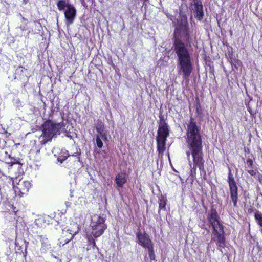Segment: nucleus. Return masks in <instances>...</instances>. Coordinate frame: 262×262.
<instances>
[{
  "label": "nucleus",
  "instance_id": "f257e3e1",
  "mask_svg": "<svg viewBox=\"0 0 262 262\" xmlns=\"http://www.w3.org/2000/svg\"><path fill=\"white\" fill-rule=\"evenodd\" d=\"M195 38L189 27L187 17L183 16L178 18L173 33L172 49L177 56L178 67L185 79L190 76L193 66L190 53L184 41L190 43Z\"/></svg>",
  "mask_w": 262,
  "mask_h": 262
},
{
  "label": "nucleus",
  "instance_id": "f03ea898",
  "mask_svg": "<svg viewBox=\"0 0 262 262\" xmlns=\"http://www.w3.org/2000/svg\"><path fill=\"white\" fill-rule=\"evenodd\" d=\"M186 142L191 152L193 165L191 168V176L196 175V168L199 167L200 170L204 169V162L202 155V140L199 127L192 117H190L187 126Z\"/></svg>",
  "mask_w": 262,
  "mask_h": 262
},
{
  "label": "nucleus",
  "instance_id": "7ed1b4c3",
  "mask_svg": "<svg viewBox=\"0 0 262 262\" xmlns=\"http://www.w3.org/2000/svg\"><path fill=\"white\" fill-rule=\"evenodd\" d=\"M62 123H54L51 120H47L42 125V133L39 137L40 144L45 145L52 141L53 138L60 134Z\"/></svg>",
  "mask_w": 262,
  "mask_h": 262
},
{
  "label": "nucleus",
  "instance_id": "20e7f679",
  "mask_svg": "<svg viewBox=\"0 0 262 262\" xmlns=\"http://www.w3.org/2000/svg\"><path fill=\"white\" fill-rule=\"evenodd\" d=\"M138 244L143 248L147 249L150 261L156 259L154 243L149 235L145 231L142 232L139 230L136 233Z\"/></svg>",
  "mask_w": 262,
  "mask_h": 262
},
{
  "label": "nucleus",
  "instance_id": "39448f33",
  "mask_svg": "<svg viewBox=\"0 0 262 262\" xmlns=\"http://www.w3.org/2000/svg\"><path fill=\"white\" fill-rule=\"evenodd\" d=\"M214 240L216 241V245L222 254H228V248L225 245L223 226L219 221L214 217Z\"/></svg>",
  "mask_w": 262,
  "mask_h": 262
},
{
  "label": "nucleus",
  "instance_id": "423d86ee",
  "mask_svg": "<svg viewBox=\"0 0 262 262\" xmlns=\"http://www.w3.org/2000/svg\"><path fill=\"white\" fill-rule=\"evenodd\" d=\"M105 219L100 215L95 214L91 218V226L92 229V235L94 238L100 236L107 228L105 224Z\"/></svg>",
  "mask_w": 262,
  "mask_h": 262
},
{
  "label": "nucleus",
  "instance_id": "0eeeda50",
  "mask_svg": "<svg viewBox=\"0 0 262 262\" xmlns=\"http://www.w3.org/2000/svg\"><path fill=\"white\" fill-rule=\"evenodd\" d=\"M189 8L198 20H201L203 18L204 12L201 0H189Z\"/></svg>",
  "mask_w": 262,
  "mask_h": 262
},
{
  "label": "nucleus",
  "instance_id": "6e6552de",
  "mask_svg": "<svg viewBox=\"0 0 262 262\" xmlns=\"http://www.w3.org/2000/svg\"><path fill=\"white\" fill-rule=\"evenodd\" d=\"M31 186L30 181L20 180L17 185L13 186V189L15 194L21 197L28 193Z\"/></svg>",
  "mask_w": 262,
  "mask_h": 262
},
{
  "label": "nucleus",
  "instance_id": "1a4fd4ad",
  "mask_svg": "<svg viewBox=\"0 0 262 262\" xmlns=\"http://www.w3.org/2000/svg\"><path fill=\"white\" fill-rule=\"evenodd\" d=\"M159 118L160 122L158 127L157 132L158 135L156 139L167 140L169 135L168 124L164 120L162 115L160 116Z\"/></svg>",
  "mask_w": 262,
  "mask_h": 262
},
{
  "label": "nucleus",
  "instance_id": "9d476101",
  "mask_svg": "<svg viewBox=\"0 0 262 262\" xmlns=\"http://www.w3.org/2000/svg\"><path fill=\"white\" fill-rule=\"evenodd\" d=\"M76 9L73 5L68 6L64 11L66 24L67 26L72 24L76 16Z\"/></svg>",
  "mask_w": 262,
  "mask_h": 262
},
{
  "label": "nucleus",
  "instance_id": "9b49d317",
  "mask_svg": "<svg viewBox=\"0 0 262 262\" xmlns=\"http://www.w3.org/2000/svg\"><path fill=\"white\" fill-rule=\"evenodd\" d=\"M77 232H72L70 229L63 230L62 234L59 239V245L64 246L71 241Z\"/></svg>",
  "mask_w": 262,
  "mask_h": 262
},
{
  "label": "nucleus",
  "instance_id": "f8f14e48",
  "mask_svg": "<svg viewBox=\"0 0 262 262\" xmlns=\"http://www.w3.org/2000/svg\"><path fill=\"white\" fill-rule=\"evenodd\" d=\"M167 140L156 139L157 148L159 158H162L164 152L166 150V143Z\"/></svg>",
  "mask_w": 262,
  "mask_h": 262
},
{
  "label": "nucleus",
  "instance_id": "ddd939ff",
  "mask_svg": "<svg viewBox=\"0 0 262 262\" xmlns=\"http://www.w3.org/2000/svg\"><path fill=\"white\" fill-rule=\"evenodd\" d=\"M230 191L232 201L233 202L234 206H237V187L236 185L230 186Z\"/></svg>",
  "mask_w": 262,
  "mask_h": 262
},
{
  "label": "nucleus",
  "instance_id": "4468645a",
  "mask_svg": "<svg viewBox=\"0 0 262 262\" xmlns=\"http://www.w3.org/2000/svg\"><path fill=\"white\" fill-rule=\"evenodd\" d=\"M115 182L117 185L119 187H122L123 185L127 182L125 173L118 174L115 178Z\"/></svg>",
  "mask_w": 262,
  "mask_h": 262
},
{
  "label": "nucleus",
  "instance_id": "2eb2a0df",
  "mask_svg": "<svg viewBox=\"0 0 262 262\" xmlns=\"http://www.w3.org/2000/svg\"><path fill=\"white\" fill-rule=\"evenodd\" d=\"M167 199L163 195L161 194L159 197L158 202L159 204L158 213L159 214L161 210H163L165 211L166 210V205L167 204Z\"/></svg>",
  "mask_w": 262,
  "mask_h": 262
},
{
  "label": "nucleus",
  "instance_id": "dca6fc26",
  "mask_svg": "<svg viewBox=\"0 0 262 262\" xmlns=\"http://www.w3.org/2000/svg\"><path fill=\"white\" fill-rule=\"evenodd\" d=\"M27 71V69H25L22 66H19L16 70V74L17 76L15 77V79L18 78L19 79H21L24 77L27 78V75L26 74H24Z\"/></svg>",
  "mask_w": 262,
  "mask_h": 262
},
{
  "label": "nucleus",
  "instance_id": "f3484780",
  "mask_svg": "<svg viewBox=\"0 0 262 262\" xmlns=\"http://www.w3.org/2000/svg\"><path fill=\"white\" fill-rule=\"evenodd\" d=\"M69 5L71 4L69 3L66 4L64 0H59L57 3V6L59 11L63 10L66 7L68 8V6Z\"/></svg>",
  "mask_w": 262,
  "mask_h": 262
},
{
  "label": "nucleus",
  "instance_id": "a211bd4d",
  "mask_svg": "<svg viewBox=\"0 0 262 262\" xmlns=\"http://www.w3.org/2000/svg\"><path fill=\"white\" fill-rule=\"evenodd\" d=\"M196 113L199 117H202L203 115V110L199 101V98H196Z\"/></svg>",
  "mask_w": 262,
  "mask_h": 262
},
{
  "label": "nucleus",
  "instance_id": "6ab92c4d",
  "mask_svg": "<svg viewBox=\"0 0 262 262\" xmlns=\"http://www.w3.org/2000/svg\"><path fill=\"white\" fill-rule=\"evenodd\" d=\"M104 129L103 124L100 125L99 127H96V130L99 133L100 136L102 137L103 140H106L107 138L105 133H103Z\"/></svg>",
  "mask_w": 262,
  "mask_h": 262
},
{
  "label": "nucleus",
  "instance_id": "aec40b11",
  "mask_svg": "<svg viewBox=\"0 0 262 262\" xmlns=\"http://www.w3.org/2000/svg\"><path fill=\"white\" fill-rule=\"evenodd\" d=\"M228 178V183H229V186L236 185V182L234 180V179L233 177V175L231 173L230 169H229Z\"/></svg>",
  "mask_w": 262,
  "mask_h": 262
},
{
  "label": "nucleus",
  "instance_id": "412c9836",
  "mask_svg": "<svg viewBox=\"0 0 262 262\" xmlns=\"http://www.w3.org/2000/svg\"><path fill=\"white\" fill-rule=\"evenodd\" d=\"M88 240L89 245H92L93 248L97 247L94 238L91 236H88Z\"/></svg>",
  "mask_w": 262,
  "mask_h": 262
},
{
  "label": "nucleus",
  "instance_id": "4be33fe9",
  "mask_svg": "<svg viewBox=\"0 0 262 262\" xmlns=\"http://www.w3.org/2000/svg\"><path fill=\"white\" fill-rule=\"evenodd\" d=\"M96 143L97 146L99 148H101L103 147V142L99 136H97L96 138Z\"/></svg>",
  "mask_w": 262,
  "mask_h": 262
},
{
  "label": "nucleus",
  "instance_id": "5701e85b",
  "mask_svg": "<svg viewBox=\"0 0 262 262\" xmlns=\"http://www.w3.org/2000/svg\"><path fill=\"white\" fill-rule=\"evenodd\" d=\"M66 155L63 156H59L57 160L58 162H60V163H62L64 161H65L68 157L69 156V155L68 152L65 153Z\"/></svg>",
  "mask_w": 262,
  "mask_h": 262
},
{
  "label": "nucleus",
  "instance_id": "b1692460",
  "mask_svg": "<svg viewBox=\"0 0 262 262\" xmlns=\"http://www.w3.org/2000/svg\"><path fill=\"white\" fill-rule=\"evenodd\" d=\"M209 222L210 225L213 227V208H211L210 213L209 214Z\"/></svg>",
  "mask_w": 262,
  "mask_h": 262
},
{
  "label": "nucleus",
  "instance_id": "393cba45",
  "mask_svg": "<svg viewBox=\"0 0 262 262\" xmlns=\"http://www.w3.org/2000/svg\"><path fill=\"white\" fill-rule=\"evenodd\" d=\"M246 163L248 165V167H252L253 165V162L252 160L251 159H248L246 161Z\"/></svg>",
  "mask_w": 262,
  "mask_h": 262
},
{
  "label": "nucleus",
  "instance_id": "a878e982",
  "mask_svg": "<svg viewBox=\"0 0 262 262\" xmlns=\"http://www.w3.org/2000/svg\"><path fill=\"white\" fill-rule=\"evenodd\" d=\"M7 163L9 165V166L10 167H11L13 165H14L15 164H20V162L19 161H17L16 162H12V161H10L9 162H7Z\"/></svg>",
  "mask_w": 262,
  "mask_h": 262
},
{
  "label": "nucleus",
  "instance_id": "bb28decb",
  "mask_svg": "<svg viewBox=\"0 0 262 262\" xmlns=\"http://www.w3.org/2000/svg\"><path fill=\"white\" fill-rule=\"evenodd\" d=\"M11 209H12L13 212H14L15 215H17V213L18 211V209L16 208L13 205H11Z\"/></svg>",
  "mask_w": 262,
  "mask_h": 262
},
{
  "label": "nucleus",
  "instance_id": "cd10ccee",
  "mask_svg": "<svg viewBox=\"0 0 262 262\" xmlns=\"http://www.w3.org/2000/svg\"><path fill=\"white\" fill-rule=\"evenodd\" d=\"M247 172L251 175V176H254L255 175H256V172L255 170H252V169H251V170H247Z\"/></svg>",
  "mask_w": 262,
  "mask_h": 262
},
{
  "label": "nucleus",
  "instance_id": "c85d7f7f",
  "mask_svg": "<svg viewBox=\"0 0 262 262\" xmlns=\"http://www.w3.org/2000/svg\"><path fill=\"white\" fill-rule=\"evenodd\" d=\"M80 154H81V151H80V150L79 149V152L78 151L76 152V153L73 154V156H78L77 158L78 159V161H80Z\"/></svg>",
  "mask_w": 262,
  "mask_h": 262
},
{
  "label": "nucleus",
  "instance_id": "c756f323",
  "mask_svg": "<svg viewBox=\"0 0 262 262\" xmlns=\"http://www.w3.org/2000/svg\"><path fill=\"white\" fill-rule=\"evenodd\" d=\"M258 179L259 182L262 184V174H259L258 176Z\"/></svg>",
  "mask_w": 262,
  "mask_h": 262
},
{
  "label": "nucleus",
  "instance_id": "7c9ffc66",
  "mask_svg": "<svg viewBox=\"0 0 262 262\" xmlns=\"http://www.w3.org/2000/svg\"><path fill=\"white\" fill-rule=\"evenodd\" d=\"M22 2L23 4L26 5L29 2V0H23Z\"/></svg>",
  "mask_w": 262,
  "mask_h": 262
},
{
  "label": "nucleus",
  "instance_id": "2f4dec72",
  "mask_svg": "<svg viewBox=\"0 0 262 262\" xmlns=\"http://www.w3.org/2000/svg\"><path fill=\"white\" fill-rule=\"evenodd\" d=\"M4 175V174L2 170H1V169H0V178H1Z\"/></svg>",
  "mask_w": 262,
  "mask_h": 262
},
{
  "label": "nucleus",
  "instance_id": "473e14b6",
  "mask_svg": "<svg viewBox=\"0 0 262 262\" xmlns=\"http://www.w3.org/2000/svg\"><path fill=\"white\" fill-rule=\"evenodd\" d=\"M12 162H16L17 161H18L17 159L13 158L11 160Z\"/></svg>",
  "mask_w": 262,
  "mask_h": 262
},
{
  "label": "nucleus",
  "instance_id": "72a5a7b5",
  "mask_svg": "<svg viewBox=\"0 0 262 262\" xmlns=\"http://www.w3.org/2000/svg\"><path fill=\"white\" fill-rule=\"evenodd\" d=\"M210 68V73L213 72H212V71H213V70L211 69V67H210V68Z\"/></svg>",
  "mask_w": 262,
  "mask_h": 262
},
{
  "label": "nucleus",
  "instance_id": "f704fd0d",
  "mask_svg": "<svg viewBox=\"0 0 262 262\" xmlns=\"http://www.w3.org/2000/svg\"><path fill=\"white\" fill-rule=\"evenodd\" d=\"M187 155L189 156V154L188 152V153L187 154Z\"/></svg>",
  "mask_w": 262,
  "mask_h": 262
}]
</instances>
